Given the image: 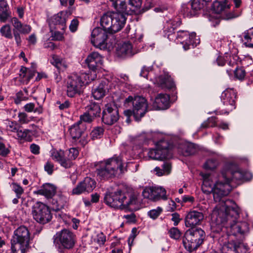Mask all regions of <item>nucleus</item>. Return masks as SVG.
<instances>
[{"instance_id":"nucleus-1","label":"nucleus","mask_w":253,"mask_h":253,"mask_svg":"<svg viewBox=\"0 0 253 253\" xmlns=\"http://www.w3.org/2000/svg\"><path fill=\"white\" fill-rule=\"evenodd\" d=\"M252 178V175H219L211 189L214 201L219 203L212 211V219L216 225L226 228L230 236L244 235L248 231L249 227L245 222H236L240 209L235 202L223 198L237 185L249 181Z\"/></svg>"},{"instance_id":"nucleus-2","label":"nucleus","mask_w":253,"mask_h":253,"mask_svg":"<svg viewBox=\"0 0 253 253\" xmlns=\"http://www.w3.org/2000/svg\"><path fill=\"white\" fill-rule=\"evenodd\" d=\"M139 194L134 191L126 192L121 189L107 191L104 196V203L115 209L137 210L140 204Z\"/></svg>"},{"instance_id":"nucleus-3","label":"nucleus","mask_w":253,"mask_h":253,"mask_svg":"<svg viewBox=\"0 0 253 253\" xmlns=\"http://www.w3.org/2000/svg\"><path fill=\"white\" fill-rule=\"evenodd\" d=\"M94 78L90 79L89 75L85 73L73 74L70 76L66 82V94L69 97L80 95L83 91V86L88 84Z\"/></svg>"},{"instance_id":"nucleus-4","label":"nucleus","mask_w":253,"mask_h":253,"mask_svg":"<svg viewBox=\"0 0 253 253\" xmlns=\"http://www.w3.org/2000/svg\"><path fill=\"white\" fill-rule=\"evenodd\" d=\"M94 168L97 174H121L126 172L121 158L116 156L108 159L106 162L94 164Z\"/></svg>"},{"instance_id":"nucleus-5","label":"nucleus","mask_w":253,"mask_h":253,"mask_svg":"<svg viewBox=\"0 0 253 253\" xmlns=\"http://www.w3.org/2000/svg\"><path fill=\"white\" fill-rule=\"evenodd\" d=\"M205 233L201 228H191L187 230L183 237L182 242L185 248L190 252L197 249L203 242Z\"/></svg>"},{"instance_id":"nucleus-6","label":"nucleus","mask_w":253,"mask_h":253,"mask_svg":"<svg viewBox=\"0 0 253 253\" xmlns=\"http://www.w3.org/2000/svg\"><path fill=\"white\" fill-rule=\"evenodd\" d=\"M126 108H132L133 114L135 118H141L148 111V103L146 99L140 96H129L124 104Z\"/></svg>"},{"instance_id":"nucleus-7","label":"nucleus","mask_w":253,"mask_h":253,"mask_svg":"<svg viewBox=\"0 0 253 253\" xmlns=\"http://www.w3.org/2000/svg\"><path fill=\"white\" fill-rule=\"evenodd\" d=\"M53 244L56 248L62 250H70L76 243V235L68 229L57 232L53 237Z\"/></svg>"},{"instance_id":"nucleus-8","label":"nucleus","mask_w":253,"mask_h":253,"mask_svg":"<svg viewBox=\"0 0 253 253\" xmlns=\"http://www.w3.org/2000/svg\"><path fill=\"white\" fill-rule=\"evenodd\" d=\"M172 145L168 141L163 139L156 144V148L150 149L148 153L149 157L156 160L163 161L172 157Z\"/></svg>"},{"instance_id":"nucleus-9","label":"nucleus","mask_w":253,"mask_h":253,"mask_svg":"<svg viewBox=\"0 0 253 253\" xmlns=\"http://www.w3.org/2000/svg\"><path fill=\"white\" fill-rule=\"evenodd\" d=\"M212 8L216 13L220 14L221 19L227 20L237 18L242 13L240 9L229 11L230 4L228 0H215L212 4Z\"/></svg>"},{"instance_id":"nucleus-10","label":"nucleus","mask_w":253,"mask_h":253,"mask_svg":"<svg viewBox=\"0 0 253 253\" xmlns=\"http://www.w3.org/2000/svg\"><path fill=\"white\" fill-rule=\"evenodd\" d=\"M32 214L37 222L42 224L48 223L52 217L49 208L41 202H37L33 206Z\"/></svg>"},{"instance_id":"nucleus-11","label":"nucleus","mask_w":253,"mask_h":253,"mask_svg":"<svg viewBox=\"0 0 253 253\" xmlns=\"http://www.w3.org/2000/svg\"><path fill=\"white\" fill-rule=\"evenodd\" d=\"M176 39L183 45V48L185 50L189 49L190 46L194 47L200 43L199 38L194 32L190 34L187 31H179L177 33Z\"/></svg>"},{"instance_id":"nucleus-12","label":"nucleus","mask_w":253,"mask_h":253,"mask_svg":"<svg viewBox=\"0 0 253 253\" xmlns=\"http://www.w3.org/2000/svg\"><path fill=\"white\" fill-rule=\"evenodd\" d=\"M197 207L200 210L198 211L196 210L190 211L188 212L185 218V226L188 227H193L197 225L201 224L204 218L203 211L204 208L203 206L200 205H198Z\"/></svg>"},{"instance_id":"nucleus-13","label":"nucleus","mask_w":253,"mask_h":253,"mask_svg":"<svg viewBox=\"0 0 253 253\" xmlns=\"http://www.w3.org/2000/svg\"><path fill=\"white\" fill-rule=\"evenodd\" d=\"M11 22L14 29H13L15 40L18 45L21 44V39L20 34H28L32 30L31 26L27 24H23L17 18L13 17L11 19Z\"/></svg>"},{"instance_id":"nucleus-14","label":"nucleus","mask_w":253,"mask_h":253,"mask_svg":"<svg viewBox=\"0 0 253 253\" xmlns=\"http://www.w3.org/2000/svg\"><path fill=\"white\" fill-rule=\"evenodd\" d=\"M107 32L100 28H94L91 33V42L93 45L100 49L107 48Z\"/></svg>"},{"instance_id":"nucleus-15","label":"nucleus","mask_w":253,"mask_h":253,"mask_svg":"<svg viewBox=\"0 0 253 253\" xmlns=\"http://www.w3.org/2000/svg\"><path fill=\"white\" fill-rule=\"evenodd\" d=\"M119 115L117 107L113 104H107L103 111L102 121L108 125H112L119 120Z\"/></svg>"},{"instance_id":"nucleus-16","label":"nucleus","mask_w":253,"mask_h":253,"mask_svg":"<svg viewBox=\"0 0 253 253\" xmlns=\"http://www.w3.org/2000/svg\"><path fill=\"white\" fill-rule=\"evenodd\" d=\"M95 187L96 182L94 179L89 177H86L73 189L72 194L80 195L84 192L89 193L91 192Z\"/></svg>"},{"instance_id":"nucleus-17","label":"nucleus","mask_w":253,"mask_h":253,"mask_svg":"<svg viewBox=\"0 0 253 253\" xmlns=\"http://www.w3.org/2000/svg\"><path fill=\"white\" fill-rule=\"evenodd\" d=\"M72 8L69 7L66 10L61 11L53 15L50 19V25H61L62 29H64L67 19L72 13Z\"/></svg>"},{"instance_id":"nucleus-18","label":"nucleus","mask_w":253,"mask_h":253,"mask_svg":"<svg viewBox=\"0 0 253 253\" xmlns=\"http://www.w3.org/2000/svg\"><path fill=\"white\" fill-rule=\"evenodd\" d=\"M169 96L167 94H159L153 101V109L165 110L168 109L169 106Z\"/></svg>"},{"instance_id":"nucleus-19","label":"nucleus","mask_w":253,"mask_h":253,"mask_svg":"<svg viewBox=\"0 0 253 253\" xmlns=\"http://www.w3.org/2000/svg\"><path fill=\"white\" fill-rule=\"evenodd\" d=\"M13 242L22 243L29 245L30 233L28 229L25 226L18 228L14 233Z\"/></svg>"},{"instance_id":"nucleus-20","label":"nucleus","mask_w":253,"mask_h":253,"mask_svg":"<svg viewBox=\"0 0 253 253\" xmlns=\"http://www.w3.org/2000/svg\"><path fill=\"white\" fill-rule=\"evenodd\" d=\"M236 92L233 89H227L221 94V99L223 104L226 106H230L229 111L235 109Z\"/></svg>"},{"instance_id":"nucleus-21","label":"nucleus","mask_w":253,"mask_h":253,"mask_svg":"<svg viewBox=\"0 0 253 253\" xmlns=\"http://www.w3.org/2000/svg\"><path fill=\"white\" fill-rule=\"evenodd\" d=\"M85 62L88 68L92 71L97 67H100L103 63L102 56L97 52H93L89 54L85 59Z\"/></svg>"},{"instance_id":"nucleus-22","label":"nucleus","mask_w":253,"mask_h":253,"mask_svg":"<svg viewBox=\"0 0 253 253\" xmlns=\"http://www.w3.org/2000/svg\"><path fill=\"white\" fill-rule=\"evenodd\" d=\"M112 34L120 31L126 24V17L125 14L119 13L112 14Z\"/></svg>"},{"instance_id":"nucleus-23","label":"nucleus","mask_w":253,"mask_h":253,"mask_svg":"<svg viewBox=\"0 0 253 253\" xmlns=\"http://www.w3.org/2000/svg\"><path fill=\"white\" fill-rule=\"evenodd\" d=\"M86 129L84 124L78 122L72 125L69 128L70 135L73 142H77V139L81 138Z\"/></svg>"},{"instance_id":"nucleus-24","label":"nucleus","mask_w":253,"mask_h":253,"mask_svg":"<svg viewBox=\"0 0 253 253\" xmlns=\"http://www.w3.org/2000/svg\"><path fill=\"white\" fill-rule=\"evenodd\" d=\"M56 192V187L52 184L45 183L42 185L41 188L34 193L35 194L44 196L48 199H51Z\"/></svg>"},{"instance_id":"nucleus-25","label":"nucleus","mask_w":253,"mask_h":253,"mask_svg":"<svg viewBox=\"0 0 253 253\" xmlns=\"http://www.w3.org/2000/svg\"><path fill=\"white\" fill-rule=\"evenodd\" d=\"M64 152L63 151L53 150L51 153V157L53 160L58 162L60 165L65 168H70L73 165L72 162L70 160H66L64 158Z\"/></svg>"},{"instance_id":"nucleus-26","label":"nucleus","mask_w":253,"mask_h":253,"mask_svg":"<svg viewBox=\"0 0 253 253\" xmlns=\"http://www.w3.org/2000/svg\"><path fill=\"white\" fill-rule=\"evenodd\" d=\"M156 82L159 86L162 88L170 89L174 86L172 78L168 75L160 76L156 79Z\"/></svg>"},{"instance_id":"nucleus-27","label":"nucleus","mask_w":253,"mask_h":253,"mask_svg":"<svg viewBox=\"0 0 253 253\" xmlns=\"http://www.w3.org/2000/svg\"><path fill=\"white\" fill-rule=\"evenodd\" d=\"M117 52L119 56L124 57L130 56L135 54L132 49V46L129 42L123 43L117 49Z\"/></svg>"},{"instance_id":"nucleus-28","label":"nucleus","mask_w":253,"mask_h":253,"mask_svg":"<svg viewBox=\"0 0 253 253\" xmlns=\"http://www.w3.org/2000/svg\"><path fill=\"white\" fill-rule=\"evenodd\" d=\"M68 201V199L66 196L62 194H59L52 198L51 202L53 205V208L55 210H60L66 206Z\"/></svg>"},{"instance_id":"nucleus-29","label":"nucleus","mask_w":253,"mask_h":253,"mask_svg":"<svg viewBox=\"0 0 253 253\" xmlns=\"http://www.w3.org/2000/svg\"><path fill=\"white\" fill-rule=\"evenodd\" d=\"M112 14H104L100 19V24L103 30L112 34Z\"/></svg>"},{"instance_id":"nucleus-30","label":"nucleus","mask_w":253,"mask_h":253,"mask_svg":"<svg viewBox=\"0 0 253 253\" xmlns=\"http://www.w3.org/2000/svg\"><path fill=\"white\" fill-rule=\"evenodd\" d=\"M154 197L155 199H153V201L156 202L161 200H167L168 196L167 195V191L166 189L161 186H154Z\"/></svg>"},{"instance_id":"nucleus-31","label":"nucleus","mask_w":253,"mask_h":253,"mask_svg":"<svg viewBox=\"0 0 253 253\" xmlns=\"http://www.w3.org/2000/svg\"><path fill=\"white\" fill-rule=\"evenodd\" d=\"M86 111L96 118L100 116L101 108L99 104L95 102H90L86 107Z\"/></svg>"},{"instance_id":"nucleus-32","label":"nucleus","mask_w":253,"mask_h":253,"mask_svg":"<svg viewBox=\"0 0 253 253\" xmlns=\"http://www.w3.org/2000/svg\"><path fill=\"white\" fill-rule=\"evenodd\" d=\"M127 0H116L114 4V7L118 11L117 13L128 14L129 10H127Z\"/></svg>"},{"instance_id":"nucleus-33","label":"nucleus","mask_w":253,"mask_h":253,"mask_svg":"<svg viewBox=\"0 0 253 253\" xmlns=\"http://www.w3.org/2000/svg\"><path fill=\"white\" fill-rule=\"evenodd\" d=\"M107 89L105 83H101L92 91V95L95 99H100L105 95Z\"/></svg>"},{"instance_id":"nucleus-34","label":"nucleus","mask_w":253,"mask_h":253,"mask_svg":"<svg viewBox=\"0 0 253 253\" xmlns=\"http://www.w3.org/2000/svg\"><path fill=\"white\" fill-rule=\"evenodd\" d=\"M29 245L11 241V250L13 253H25Z\"/></svg>"},{"instance_id":"nucleus-35","label":"nucleus","mask_w":253,"mask_h":253,"mask_svg":"<svg viewBox=\"0 0 253 253\" xmlns=\"http://www.w3.org/2000/svg\"><path fill=\"white\" fill-rule=\"evenodd\" d=\"M17 139L20 140L30 142L32 140L31 131L29 129H18L17 132Z\"/></svg>"},{"instance_id":"nucleus-36","label":"nucleus","mask_w":253,"mask_h":253,"mask_svg":"<svg viewBox=\"0 0 253 253\" xmlns=\"http://www.w3.org/2000/svg\"><path fill=\"white\" fill-rule=\"evenodd\" d=\"M226 72L230 78H234L239 80H242L246 75V72L242 68H236L234 71V76H232V71L231 69H227Z\"/></svg>"},{"instance_id":"nucleus-37","label":"nucleus","mask_w":253,"mask_h":253,"mask_svg":"<svg viewBox=\"0 0 253 253\" xmlns=\"http://www.w3.org/2000/svg\"><path fill=\"white\" fill-rule=\"evenodd\" d=\"M197 151V149L193 143H186L182 146V154L185 156H188L194 154Z\"/></svg>"},{"instance_id":"nucleus-38","label":"nucleus","mask_w":253,"mask_h":253,"mask_svg":"<svg viewBox=\"0 0 253 253\" xmlns=\"http://www.w3.org/2000/svg\"><path fill=\"white\" fill-rule=\"evenodd\" d=\"M244 44L246 47H253V28L243 33Z\"/></svg>"},{"instance_id":"nucleus-39","label":"nucleus","mask_w":253,"mask_h":253,"mask_svg":"<svg viewBox=\"0 0 253 253\" xmlns=\"http://www.w3.org/2000/svg\"><path fill=\"white\" fill-rule=\"evenodd\" d=\"M238 244L234 241L229 242L223 247V252L224 253H238Z\"/></svg>"},{"instance_id":"nucleus-40","label":"nucleus","mask_w":253,"mask_h":253,"mask_svg":"<svg viewBox=\"0 0 253 253\" xmlns=\"http://www.w3.org/2000/svg\"><path fill=\"white\" fill-rule=\"evenodd\" d=\"M161 169L160 167H156L154 169V171L156 172V174H164V173H169L171 172L172 167L171 165L169 162H164L162 166Z\"/></svg>"},{"instance_id":"nucleus-41","label":"nucleus","mask_w":253,"mask_h":253,"mask_svg":"<svg viewBox=\"0 0 253 253\" xmlns=\"http://www.w3.org/2000/svg\"><path fill=\"white\" fill-rule=\"evenodd\" d=\"M205 2L202 0H192L189 4L191 8L196 14L197 12L202 9L205 5Z\"/></svg>"},{"instance_id":"nucleus-42","label":"nucleus","mask_w":253,"mask_h":253,"mask_svg":"<svg viewBox=\"0 0 253 253\" xmlns=\"http://www.w3.org/2000/svg\"><path fill=\"white\" fill-rule=\"evenodd\" d=\"M231 57L229 56L228 54H226L223 56H219L216 59V62L218 66H224L225 64V61L226 60H228L229 58H230V60L228 61V64L230 66H233L235 65V62L232 61L231 59Z\"/></svg>"},{"instance_id":"nucleus-43","label":"nucleus","mask_w":253,"mask_h":253,"mask_svg":"<svg viewBox=\"0 0 253 253\" xmlns=\"http://www.w3.org/2000/svg\"><path fill=\"white\" fill-rule=\"evenodd\" d=\"M153 192H154V187H145L142 192V195L144 198L153 201V199H155Z\"/></svg>"},{"instance_id":"nucleus-44","label":"nucleus","mask_w":253,"mask_h":253,"mask_svg":"<svg viewBox=\"0 0 253 253\" xmlns=\"http://www.w3.org/2000/svg\"><path fill=\"white\" fill-rule=\"evenodd\" d=\"M226 172H230L231 174H235V173H239L242 174L240 169L238 166L234 163H228L225 166Z\"/></svg>"},{"instance_id":"nucleus-45","label":"nucleus","mask_w":253,"mask_h":253,"mask_svg":"<svg viewBox=\"0 0 253 253\" xmlns=\"http://www.w3.org/2000/svg\"><path fill=\"white\" fill-rule=\"evenodd\" d=\"M180 23L179 21L170 20L165 27V31H167L168 33H172L174 30L180 25Z\"/></svg>"},{"instance_id":"nucleus-46","label":"nucleus","mask_w":253,"mask_h":253,"mask_svg":"<svg viewBox=\"0 0 253 253\" xmlns=\"http://www.w3.org/2000/svg\"><path fill=\"white\" fill-rule=\"evenodd\" d=\"M213 175H202L203 185L206 187H213L215 182L212 178Z\"/></svg>"},{"instance_id":"nucleus-47","label":"nucleus","mask_w":253,"mask_h":253,"mask_svg":"<svg viewBox=\"0 0 253 253\" xmlns=\"http://www.w3.org/2000/svg\"><path fill=\"white\" fill-rule=\"evenodd\" d=\"M95 118L92 115L85 111L83 115L80 116V121L78 122L84 124V123H91Z\"/></svg>"},{"instance_id":"nucleus-48","label":"nucleus","mask_w":253,"mask_h":253,"mask_svg":"<svg viewBox=\"0 0 253 253\" xmlns=\"http://www.w3.org/2000/svg\"><path fill=\"white\" fill-rule=\"evenodd\" d=\"M0 32L2 36L7 39H11L12 38L11 28L9 25L3 26L0 29Z\"/></svg>"},{"instance_id":"nucleus-49","label":"nucleus","mask_w":253,"mask_h":253,"mask_svg":"<svg viewBox=\"0 0 253 253\" xmlns=\"http://www.w3.org/2000/svg\"><path fill=\"white\" fill-rule=\"evenodd\" d=\"M217 163L215 160L210 159L207 161L204 165V168L207 170H212L217 166Z\"/></svg>"},{"instance_id":"nucleus-50","label":"nucleus","mask_w":253,"mask_h":253,"mask_svg":"<svg viewBox=\"0 0 253 253\" xmlns=\"http://www.w3.org/2000/svg\"><path fill=\"white\" fill-rule=\"evenodd\" d=\"M104 129L101 127L94 128L90 133V136L92 139L100 138L103 134Z\"/></svg>"},{"instance_id":"nucleus-51","label":"nucleus","mask_w":253,"mask_h":253,"mask_svg":"<svg viewBox=\"0 0 253 253\" xmlns=\"http://www.w3.org/2000/svg\"><path fill=\"white\" fill-rule=\"evenodd\" d=\"M19 128V126L15 122L8 121L6 124V130L8 131L17 133Z\"/></svg>"},{"instance_id":"nucleus-52","label":"nucleus","mask_w":253,"mask_h":253,"mask_svg":"<svg viewBox=\"0 0 253 253\" xmlns=\"http://www.w3.org/2000/svg\"><path fill=\"white\" fill-rule=\"evenodd\" d=\"M12 190L15 193L16 197L20 198L21 196L24 193V190L22 187L16 183H12L11 185Z\"/></svg>"},{"instance_id":"nucleus-53","label":"nucleus","mask_w":253,"mask_h":253,"mask_svg":"<svg viewBox=\"0 0 253 253\" xmlns=\"http://www.w3.org/2000/svg\"><path fill=\"white\" fill-rule=\"evenodd\" d=\"M25 111L27 112H38L41 113V110L40 109L35 108V104L34 103H29L26 104L24 106Z\"/></svg>"},{"instance_id":"nucleus-54","label":"nucleus","mask_w":253,"mask_h":253,"mask_svg":"<svg viewBox=\"0 0 253 253\" xmlns=\"http://www.w3.org/2000/svg\"><path fill=\"white\" fill-rule=\"evenodd\" d=\"M163 209L161 207H157L156 209L150 210L148 214L149 217L153 219H156L162 213Z\"/></svg>"},{"instance_id":"nucleus-55","label":"nucleus","mask_w":253,"mask_h":253,"mask_svg":"<svg viewBox=\"0 0 253 253\" xmlns=\"http://www.w3.org/2000/svg\"><path fill=\"white\" fill-rule=\"evenodd\" d=\"M18 121L21 124H25L29 123L31 119L28 117V115L24 112H20L18 114Z\"/></svg>"},{"instance_id":"nucleus-56","label":"nucleus","mask_w":253,"mask_h":253,"mask_svg":"<svg viewBox=\"0 0 253 253\" xmlns=\"http://www.w3.org/2000/svg\"><path fill=\"white\" fill-rule=\"evenodd\" d=\"M79 152L78 150L75 148H72L69 150L68 157L66 158V160H70L72 162V160H75L78 156Z\"/></svg>"},{"instance_id":"nucleus-57","label":"nucleus","mask_w":253,"mask_h":253,"mask_svg":"<svg viewBox=\"0 0 253 253\" xmlns=\"http://www.w3.org/2000/svg\"><path fill=\"white\" fill-rule=\"evenodd\" d=\"M28 99L27 95H24L22 91H18L16 95V97L14 99V102L16 104H19L22 101H25Z\"/></svg>"},{"instance_id":"nucleus-58","label":"nucleus","mask_w":253,"mask_h":253,"mask_svg":"<svg viewBox=\"0 0 253 253\" xmlns=\"http://www.w3.org/2000/svg\"><path fill=\"white\" fill-rule=\"evenodd\" d=\"M169 236L174 239H178L180 236L181 233L177 228L173 227L171 228L169 232Z\"/></svg>"},{"instance_id":"nucleus-59","label":"nucleus","mask_w":253,"mask_h":253,"mask_svg":"<svg viewBox=\"0 0 253 253\" xmlns=\"http://www.w3.org/2000/svg\"><path fill=\"white\" fill-rule=\"evenodd\" d=\"M183 11L185 15L188 17H191L196 15L194 10H192L189 4L183 6Z\"/></svg>"},{"instance_id":"nucleus-60","label":"nucleus","mask_w":253,"mask_h":253,"mask_svg":"<svg viewBox=\"0 0 253 253\" xmlns=\"http://www.w3.org/2000/svg\"><path fill=\"white\" fill-rule=\"evenodd\" d=\"M10 153V150L7 148L5 145L0 142V156L2 157H6Z\"/></svg>"},{"instance_id":"nucleus-61","label":"nucleus","mask_w":253,"mask_h":253,"mask_svg":"<svg viewBox=\"0 0 253 253\" xmlns=\"http://www.w3.org/2000/svg\"><path fill=\"white\" fill-rule=\"evenodd\" d=\"M55 66L59 70H64L67 67V64L59 58H56L55 59Z\"/></svg>"},{"instance_id":"nucleus-62","label":"nucleus","mask_w":253,"mask_h":253,"mask_svg":"<svg viewBox=\"0 0 253 253\" xmlns=\"http://www.w3.org/2000/svg\"><path fill=\"white\" fill-rule=\"evenodd\" d=\"M88 141V138L87 135H84V134L81 136V138L77 139V142H74L77 145H80L84 147L85 146Z\"/></svg>"},{"instance_id":"nucleus-63","label":"nucleus","mask_w":253,"mask_h":253,"mask_svg":"<svg viewBox=\"0 0 253 253\" xmlns=\"http://www.w3.org/2000/svg\"><path fill=\"white\" fill-rule=\"evenodd\" d=\"M79 24V21L77 18H75L73 19L69 26V29L71 32H76L78 28Z\"/></svg>"},{"instance_id":"nucleus-64","label":"nucleus","mask_w":253,"mask_h":253,"mask_svg":"<svg viewBox=\"0 0 253 253\" xmlns=\"http://www.w3.org/2000/svg\"><path fill=\"white\" fill-rule=\"evenodd\" d=\"M52 38L53 40L61 41L64 39L63 34L59 32L55 31L52 34Z\"/></svg>"}]
</instances>
